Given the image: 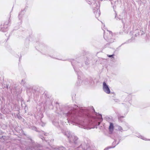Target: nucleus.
<instances>
[{
  "label": "nucleus",
  "mask_w": 150,
  "mask_h": 150,
  "mask_svg": "<svg viewBox=\"0 0 150 150\" xmlns=\"http://www.w3.org/2000/svg\"><path fill=\"white\" fill-rule=\"evenodd\" d=\"M24 10H22L20 12L18 15V18L19 19H20L21 18H22L23 15L24 14Z\"/></svg>",
  "instance_id": "4be33fe9"
},
{
  "label": "nucleus",
  "mask_w": 150,
  "mask_h": 150,
  "mask_svg": "<svg viewBox=\"0 0 150 150\" xmlns=\"http://www.w3.org/2000/svg\"><path fill=\"white\" fill-rule=\"evenodd\" d=\"M14 107H15V106H16V105H14Z\"/></svg>",
  "instance_id": "6e6d98bb"
},
{
  "label": "nucleus",
  "mask_w": 150,
  "mask_h": 150,
  "mask_svg": "<svg viewBox=\"0 0 150 150\" xmlns=\"http://www.w3.org/2000/svg\"><path fill=\"white\" fill-rule=\"evenodd\" d=\"M113 93V94H114V95L115 96V94L114 93Z\"/></svg>",
  "instance_id": "8fccbe9b"
},
{
  "label": "nucleus",
  "mask_w": 150,
  "mask_h": 150,
  "mask_svg": "<svg viewBox=\"0 0 150 150\" xmlns=\"http://www.w3.org/2000/svg\"><path fill=\"white\" fill-rule=\"evenodd\" d=\"M76 84H77V86H79V85L78 84V82H77V83H76Z\"/></svg>",
  "instance_id": "a18cd8bd"
},
{
  "label": "nucleus",
  "mask_w": 150,
  "mask_h": 150,
  "mask_svg": "<svg viewBox=\"0 0 150 150\" xmlns=\"http://www.w3.org/2000/svg\"><path fill=\"white\" fill-rule=\"evenodd\" d=\"M6 126L5 125H3V127L2 128V129H5L6 128Z\"/></svg>",
  "instance_id": "ea45409f"
},
{
  "label": "nucleus",
  "mask_w": 150,
  "mask_h": 150,
  "mask_svg": "<svg viewBox=\"0 0 150 150\" xmlns=\"http://www.w3.org/2000/svg\"><path fill=\"white\" fill-rule=\"evenodd\" d=\"M137 32L138 33L135 35L136 37H137L138 35H139L140 33L141 34V35L144 34V32L143 31H142L141 30H138Z\"/></svg>",
  "instance_id": "412c9836"
},
{
  "label": "nucleus",
  "mask_w": 150,
  "mask_h": 150,
  "mask_svg": "<svg viewBox=\"0 0 150 150\" xmlns=\"http://www.w3.org/2000/svg\"><path fill=\"white\" fill-rule=\"evenodd\" d=\"M118 129L119 131H120L121 132H122V131H123L122 128L120 126H118Z\"/></svg>",
  "instance_id": "473e14b6"
},
{
  "label": "nucleus",
  "mask_w": 150,
  "mask_h": 150,
  "mask_svg": "<svg viewBox=\"0 0 150 150\" xmlns=\"http://www.w3.org/2000/svg\"><path fill=\"white\" fill-rule=\"evenodd\" d=\"M1 82V79H0V83Z\"/></svg>",
  "instance_id": "c03bdc74"
},
{
  "label": "nucleus",
  "mask_w": 150,
  "mask_h": 150,
  "mask_svg": "<svg viewBox=\"0 0 150 150\" xmlns=\"http://www.w3.org/2000/svg\"><path fill=\"white\" fill-rule=\"evenodd\" d=\"M62 131V132L64 134V135L67 137L68 139L71 137V132L67 129H63V128L61 129Z\"/></svg>",
  "instance_id": "0eeeda50"
},
{
  "label": "nucleus",
  "mask_w": 150,
  "mask_h": 150,
  "mask_svg": "<svg viewBox=\"0 0 150 150\" xmlns=\"http://www.w3.org/2000/svg\"><path fill=\"white\" fill-rule=\"evenodd\" d=\"M134 38H132V40H134Z\"/></svg>",
  "instance_id": "de8ad7c7"
},
{
  "label": "nucleus",
  "mask_w": 150,
  "mask_h": 150,
  "mask_svg": "<svg viewBox=\"0 0 150 150\" xmlns=\"http://www.w3.org/2000/svg\"><path fill=\"white\" fill-rule=\"evenodd\" d=\"M8 86V85H6V88H7V89H8V88H10L9 87V86Z\"/></svg>",
  "instance_id": "79ce46f5"
},
{
  "label": "nucleus",
  "mask_w": 150,
  "mask_h": 150,
  "mask_svg": "<svg viewBox=\"0 0 150 150\" xmlns=\"http://www.w3.org/2000/svg\"><path fill=\"white\" fill-rule=\"evenodd\" d=\"M52 123L58 129H61L63 128V122L58 119H54L52 121Z\"/></svg>",
  "instance_id": "423d86ee"
},
{
  "label": "nucleus",
  "mask_w": 150,
  "mask_h": 150,
  "mask_svg": "<svg viewBox=\"0 0 150 150\" xmlns=\"http://www.w3.org/2000/svg\"><path fill=\"white\" fill-rule=\"evenodd\" d=\"M115 35H113L111 31H109V34H104V38L108 42L104 45L103 48L107 47H110V45L111 43L114 42L115 40Z\"/></svg>",
  "instance_id": "7ed1b4c3"
},
{
  "label": "nucleus",
  "mask_w": 150,
  "mask_h": 150,
  "mask_svg": "<svg viewBox=\"0 0 150 150\" xmlns=\"http://www.w3.org/2000/svg\"><path fill=\"white\" fill-rule=\"evenodd\" d=\"M89 83L92 86L94 84V82L92 78H90L89 79Z\"/></svg>",
  "instance_id": "bb28decb"
},
{
  "label": "nucleus",
  "mask_w": 150,
  "mask_h": 150,
  "mask_svg": "<svg viewBox=\"0 0 150 150\" xmlns=\"http://www.w3.org/2000/svg\"><path fill=\"white\" fill-rule=\"evenodd\" d=\"M69 62H71V63L72 66L75 72H76L78 76V80L79 79L81 80V76L80 75L81 74V72L80 71H79V70L76 69V67L79 66V62L76 61V60L74 59H69L67 60Z\"/></svg>",
  "instance_id": "20e7f679"
},
{
  "label": "nucleus",
  "mask_w": 150,
  "mask_h": 150,
  "mask_svg": "<svg viewBox=\"0 0 150 150\" xmlns=\"http://www.w3.org/2000/svg\"><path fill=\"white\" fill-rule=\"evenodd\" d=\"M120 16H119L118 17L117 14V13H115V18H116L117 20H121V18L120 17Z\"/></svg>",
  "instance_id": "7c9ffc66"
},
{
  "label": "nucleus",
  "mask_w": 150,
  "mask_h": 150,
  "mask_svg": "<svg viewBox=\"0 0 150 150\" xmlns=\"http://www.w3.org/2000/svg\"><path fill=\"white\" fill-rule=\"evenodd\" d=\"M54 150H66L65 148L63 146H57L54 148Z\"/></svg>",
  "instance_id": "6ab92c4d"
},
{
  "label": "nucleus",
  "mask_w": 150,
  "mask_h": 150,
  "mask_svg": "<svg viewBox=\"0 0 150 150\" xmlns=\"http://www.w3.org/2000/svg\"><path fill=\"white\" fill-rule=\"evenodd\" d=\"M56 105H57V104H58V105H59V104H58V103H57V102H56Z\"/></svg>",
  "instance_id": "49530a36"
},
{
  "label": "nucleus",
  "mask_w": 150,
  "mask_h": 150,
  "mask_svg": "<svg viewBox=\"0 0 150 150\" xmlns=\"http://www.w3.org/2000/svg\"><path fill=\"white\" fill-rule=\"evenodd\" d=\"M93 59V55L91 54H88L86 55L84 58L85 63L86 65H88L89 64L90 61Z\"/></svg>",
  "instance_id": "1a4fd4ad"
},
{
  "label": "nucleus",
  "mask_w": 150,
  "mask_h": 150,
  "mask_svg": "<svg viewBox=\"0 0 150 150\" xmlns=\"http://www.w3.org/2000/svg\"><path fill=\"white\" fill-rule=\"evenodd\" d=\"M119 142L120 141L116 144V141L115 140L112 143V145L114 146H108L105 148L104 150H108L109 149L115 147L116 145L119 144Z\"/></svg>",
  "instance_id": "ddd939ff"
},
{
  "label": "nucleus",
  "mask_w": 150,
  "mask_h": 150,
  "mask_svg": "<svg viewBox=\"0 0 150 150\" xmlns=\"http://www.w3.org/2000/svg\"><path fill=\"white\" fill-rule=\"evenodd\" d=\"M139 137L144 140H147L146 138H145L144 137H142V136H140Z\"/></svg>",
  "instance_id": "72a5a7b5"
},
{
  "label": "nucleus",
  "mask_w": 150,
  "mask_h": 150,
  "mask_svg": "<svg viewBox=\"0 0 150 150\" xmlns=\"http://www.w3.org/2000/svg\"><path fill=\"white\" fill-rule=\"evenodd\" d=\"M5 133L1 130H0V139L3 137V135L5 134Z\"/></svg>",
  "instance_id": "c756f323"
},
{
  "label": "nucleus",
  "mask_w": 150,
  "mask_h": 150,
  "mask_svg": "<svg viewBox=\"0 0 150 150\" xmlns=\"http://www.w3.org/2000/svg\"><path fill=\"white\" fill-rule=\"evenodd\" d=\"M129 41H130V42H131V40H129Z\"/></svg>",
  "instance_id": "603ef678"
},
{
  "label": "nucleus",
  "mask_w": 150,
  "mask_h": 150,
  "mask_svg": "<svg viewBox=\"0 0 150 150\" xmlns=\"http://www.w3.org/2000/svg\"><path fill=\"white\" fill-rule=\"evenodd\" d=\"M7 109H3L2 108L1 109V110L2 112L4 114H6L8 113V112H7L6 110H7Z\"/></svg>",
  "instance_id": "cd10ccee"
},
{
  "label": "nucleus",
  "mask_w": 150,
  "mask_h": 150,
  "mask_svg": "<svg viewBox=\"0 0 150 150\" xmlns=\"http://www.w3.org/2000/svg\"><path fill=\"white\" fill-rule=\"evenodd\" d=\"M121 21H122V22L123 24V28H124L125 27V24L124 23V22L122 19H121Z\"/></svg>",
  "instance_id": "e433bc0d"
},
{
  "label": "nucleus",
  "mask_w": 150,
  "mask_h": 150,
  "mask_svg": "<svg viewBox=\"0 0 150 150\" xmlns=\"http://www.w3.org/2000/svg\"><path fill=\"white\" fill-rule=\"evenodd\" d=\"M93 11L96 18H98L100 16V9L99 10L96 9Z\"/></svg>",
  "instance_id": "2eb2a0df"
},
{
  "label": "nucleus",
  "mask_w": 150,
  "mask_h": 150,
  "mask_svg": "<svg viewBox=\"0 0 150 150\" xmlns=\"http://www.w3.org/2000/svg\"><path fill=\"white\" fill-rule=\"evenodd\" d=\"M124 44H122L119 47H120L121 46V45H123Z\"/></svg>",
  "instance_id": "09e8293b"
},
{
  "label": "nucleus",
  "mask_w": 150,
  "mask_h": 150,
  "mask_svg": "<svg viewBox=\"0 0 150 150\" xmlns=\"http://www.w3.org/2000/svg\"><path fill=\"white\" fill-rule=\"evenodd\" d=\"M8 40V38L7 39V41Z\"/></svg>",
  "instance_id": "4d7b16f0"
},
{
  "label": "nucleus",
  "mask_w": 150,
  "mask_h": 150,
  "mask_svg": "<svg viewBox=\"0 0 150 150\" xmlns=\"http://www.w3.org/2000/svg\"><path fill=\"white\" fill-rule=\"evenodd\" d=\"M11 21L9 19L8 21L4 22L3 24H1V25L0 31L2 32L7 31L8 30V27L11 23Z\"/></svg>",
  "instance_id": "39448f33"
},
{
  "label": "nucleus",
  "mask_w": 150,
  "mask_h": 150,
  "mask_svg": "<svg viewBox=\"0 0 150 150\" xmlns=\"http://www.w3.org/2000/svg\"><path fill=\"white\" fill-rule=\"evenodd\" d=\"M27 138L29 140V142L31 143H32V144H33L34 143V141L33 140L32 138L31 137L29 136L28 137H27Z\"/></svg>",
  "instance_id": "393cba45"
},
{
  "label": "nucleus",
  "mask_w": 150,
  "mask_h": 150,
  "mask_svg": "<svg viewBox=\"0 0 150 150\" xmlns=\"http://www.w3.org/2000/svg\"><path fill=\"white\" fill-rule=\"evenodd\" d=\"M40 133L42 134L41 135L40 134V137L43 140H44L45 141H47V140L45 139V138L44 137V135L45 136H47L48 135V134L47 133H45L44 131H43V132H41Z\"/></svg>",
  "instance_id": "4468645a"
},
{
  "label": "nucleus",
  "mask_w": 150,
  "mask_h": 150,
  "mask_svg": "<svg viewBox=\"0 0 150 150\" xmlns=\"http://www.w3.org/2000/svg\"><path fill=\"white\" fill-rule=\"evenodd\" d=\"M33 92L34 93V98H35L36 97V98H37V97H38V95L39 93L38 92V91L36 90L35 89H33Z\"/></svg>",
  "instance_id": "f3484780"
},
{
  "label": "nucleus",
  "mask_w": 150,
  "mask_h": 150,
  "mask_svg": "<svg viewBox=\"0 0 150 150\" xmlns=\"http://www.w3.org/2000/svg\"><path fill=\"white\" fill-rule=\"evenodd\" d=\"M63 60V61H65V60Z\"/></svg>",
  "instance_id": "5fc2aeb1"
},
{
  "label": "nucleus",
  "mask_w": 150,
  "mask_h": 150,
  "mask_svg": "<svg viewBox=\"0 0 150 150\" xmlns=\"http://www.w3.org/2000/svg\"><path fill=\"white\" fill-rule=\"evenodd\" d=\"M56 108H57V110L58 109L57 106H56Z\"/></svg>",
  "instance_id": "3c124183"
},
{
  "label": "nucleus",
  "mask_w": 150,
  "mask_h": 150,
  "mask_svg": "<svg viewBox=\"0 0 150 150\" xmlns=\"http://www.w3.org/2000/svg\"><path fill=\"white\" fill-rule=\"evenodd\" d=\"M114 129V125L113 123L110 122V125L109 127V129L110 132L112 131Z\"/></svg>",
  "instance_id": "aec40b11"
},
{
  "label": "nucleus",
  "mask_w": 150,
  "mask_h": 150,
  "mask_svg": "<svg viewBox=\"0 0 150 150\" xmlns=\"http://www.w3.org/2000/svg\"><path fill=\"white\" fill-rule=\"evenodd\" d=\"M130 22L127 23L126 25H125V27L124 28H126L127 29H129L130 28Z\"/></svg>",
  "instance_id": "a878e982"
},
{
  "label": "nucleus",
  "mask_w": 150,
  "mask_h": 150,
  "mask_svg": "<svg viewBox=\"0 0 150 150\" xmlns=\"http://www.w3.org/2000/svg\"><path fill=\"white\" fill-rule=\"evenodd\" d=\"M103 91L107 94H110V91L109 86L105 82H103Z\"/></svg>",
  "instance_id": "6e6552de"
},
{
  "label": "nucleus",
  "mask_w": 150,
  "mask_h": 150,
  "mask_svg": "<svg viewBox=\"0 0 150 150\" xmlns=\"http://www.w3.org/2000/svg\"><path fill=\"white\" fill-rule=\"evenodd\" d=\"M88 2V4H92V3L95 1L94 0H86Z\"/></svg>",
  "instance_id": "c85d7f7f"
},
{
  "label": "nucleus",
  "mask_w": 150,
  "mask_h": 150,
  "mask_svg": "<svg viewBox=\"0 0 150 150\" xmlns=\"http://www.w3.org/2000/svg\"><path fill=\"white\" fill-rule=\"evenodd\" d=\"M25 83V80H24V79H22V81H21V83L22 84H24Z\"/></svg>",
  "instance_id": "58836bf2"
},
{
  "label": "nucleus",
  "mask_w": 150,
  "mask_h": 150,
  "mask_svg": "<svg viewBox=\"0 0 150 150\" xmlns=\"http://www.w3.org/2000/svg\"><path fill=\"white\" fill-rule=\"evenodd\" d=\"M29 128L30 129L33 130L35 131L36 132H38L39 133L40 132H43V131L40 130L39 129L37 128L36 127H35L33 125H29Z\"/></svg>",
  "instance_id": "9b49d317"
},
{
  "label": "nucleus",
  "mask_w": 150,
  "mask_h": 150,
  "mask_svg": "<svg viewBox=\"0 0 150 150\" xmlns=\"http://www.w3.org/2000/svg\"><path fill=\"white\" fill-rule=\"evenodd\" d=\"M19 112L16 115V117L19 119L20 120L22 118V117L21 116L19 115Z\"/></svg>",
  "instance_id": "2f4dec72"
},
{
  "label": "nucleus",
  "mask_w": 150,
  "mask_h": 150,
  "mask_svg": "<svg viewBox=\"0 0 150 150\" xmlns=\"http://www.w3.org/2000/svg\"><path fill=\"white\" fill-rule=\"evenodd\" d=\"M68 140L69 143L77 150H91L89 143L84 142L81 144L78 138L76 136L72 135Z\"/></svg>",
  "instance_id": "f03ea898"
},
{
  "label": "nucleus",
  "mask_w": 150,
  "mask_h": 150,
  "mask_svg": "<svg viewBox=\"0 0 150 150\" xmlns=\"http://www.w3.org/2000/svg\"><path fill=\"white\" fill-rule=\"evenodd\" d=\"M87 80H88L87 79H86L85 80L87 81L86 82H86H84L86 84H88L89 83V82H88V81Z\"/></svg>",
  "instance_id": "a19ab883"
},
{
  "label": "nucleus",
  "mask_w": 150,
  "mask_h": 150,
  "mask_svg": "<svg viewBox=\"0 0 150 150\" xmlns=\"http://www.w3.org/2000/svg\"><path fill=\"white\" fill-rule=\"evenodd\" d=\"M1 139L3 140V142L5 141L8 140L9 139L8 137L5 136L4 135V134L3 135V137H1Z\"/></svg>",
  "instance_id": "b1692460"
},
{
  "label": "nucleus",
  "mask_w": 150,
  "mask_h": 150,
  "mask_svg": "<svg viewBox=\"0 0 150 150\" xmlns=\"http://www.w3.org/2000/svg\"><path fill=\"white\" fill-rule=\"evenodd\" d=\"M40 47L41 48L43 52H45V53L44 54H46V52L45 51L47 49V47L46 46L43 45L42 44H41L40 46Z\"/></svg>",
  "instance_id": "dca6fc26"
},
{
  "label": "nucleus",
  "mask_w": 150,
  "mask_h": 150,
  "mask_svg": "<svg viewBox=\"0 0 150 150\" xmlns=\"http://www.w3.org/2000/svg\"><path fill=\"white\" fill-rule=\"evenodd\" d=\"M13 110L14 111H15V110H16V109H13Z\"/></svg>",
  "instance_id": "37998d69"
},
{
  "label": "nucleus",
  "mask_w": 150,
  "mask_h": 150,
  "mask_svg": "<svg viewBox=\"0 0 150 150\" xmlns=\"http://www.w3.org/2000/svg\"><path fill=\"white\" fill-rule=\"evenodd\" d=\"M40 114L41 115V116H39V118H40V125H41V126L43 127L45 126V123L42 122L41 120L42 118L43 117V114L41 113H40Z\"/></svg>",
  "instance_id": "a211bd4d"
},
{
  "label": "nucleus",
  "mask_w": 150,
  "mask_h": 150,
  "mask_svg": "<svg viewBox=\"0 0 150 150\" xmlns=\"http://www.w3.org/2000/svg\"><path fill=\"white\" fill-rule=\"evenodd\" d=\"M49 53H50V54L49 55V56L53 58L59 59L56 57H57V53L56 52L54 51L53 50H52L50 51V52H49Z\"/></svg>",
  "instance_id": "f8f14e48"
},
{
  "label": "nucleus",
  "mask_w": 150,
  "mask_h": 150,
  "mask_svg": "<svg viewBox=\"0 0 150 150\" xmlns=\"http://www.w3.org/2000/svg\"><path fill=\"white\" fill-rule=\"evenodd\" d=\"M76 108H69L67 112H62V114L68 117V122H71L74 125H76L81 128L86 129L88 126L94 125L98 126L103 120L101 114L95 112L93 107V111L96 116L92 115L89 110L83 109L75 105Z\"/></svg>",
  "instance_id": "f257e3e1"
},
{
  "label": "nucleus",
  "mask_w": 150,
  "mask_h": 150,
  "mask_svg": "<svg viewBox=\"0 0 150 150\" xmlns=\"http://www.w3.org/2000/svg\"><path fill=\"white\" fill-rule=\"evenodd\" d=\"M93 4V11L95 10H99L100 6V2L98 1H96L93 3H92Z\"/></svg>",
  "instance_id": "9d476101"
},
{
  "label": "nucleus",
  "mask_w": 150,
  "mask_h": 150,
  "mask_svg": "<svg viewBox=\"0 0 150 150\" xmlns=\"http://www.w3.org/2000/svg\"><path fill=\"white\" fill-rule=\"evenodd\" d=\"M147 140H150V139H148Z\"/></svg>",
  "instance_id": "864d4df0"
},
{
  "label": "nucleus",
  "mask_w": 150,
  "mask_h": 150,
  "mask_svg": "<svg viewBox=\"0 0 150 150\" xmlns=\"http://www.w3.org/2000/svg\"><path fill=\"white\" fill-rule=\"evenodd\" d=\"M114 56V54H112V55H108V57H109L113 58Z\"/></svg>",
  "instance_id": "c9c22d12"
},
{
  "label": "nucleus",
  "mask_w": 150,
  "mask_h": 150,
  "mask_svg": "<svg viewBox=\"0 0 150 150\" xmlns=\"http://www.w3.org/2000/svg\"><path fill=\"white\" fill-rule=\"evenodd\" d=\"M27 109H28V107H27V105H25V108H24V110H25V113L26 112L27 110Z\"/></svg>",
  "instance_id": "f704fd0d"
},
{
  "label": "nucleus",
  "mask_w": 150,
  "mask_h": 150,
  "mask_svg": "<svg viewBox=\"0 0 150 150\" xmlns=\"http://www.w3.org/2000/svg\"><path fill=\"white\" fill-rule=\"evenodd\" d=\"M115 103H117L119 102V101L118 99H113Z\"/></svg>",
  "instance_id": "4c0bfd02"
},
{
  "label": "nucleus",
  "mask_w": 150,
  "mask_h": 150,
  "mask_svg": "<svg viewBox=\"0 0 150 150\" xmlns=\"http://www.w3.org/2000/svg\"><path fill=\"white\" fill-rule=\"evenodd\" d=\"M117 117L119 122H123V120H122V118L124 117V116H121L120 115H118Z\"/></svg>",
  "instance_id": "5701e85b"
}]
</instances>
